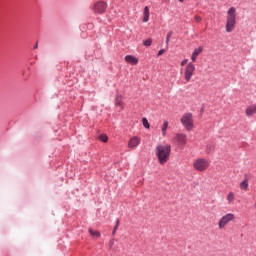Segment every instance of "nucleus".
Instances as JSON below:
<instances>
[{
  "mask_svg": "<svg viewBox=\"0 0 256 256\" xmlns=\"http://www.w3.org/2000/svg\"><path fill=\"white\" fill-rule=\"evenodd\" d=\"M163 53H165V49H161L158 52V57H161V55H163Z\"/></svg>",
  "mask_w": 256,
  "mask_h": 256,
  "instance_id": "obj_27",
  "label": "nucleus"
},
{
  "mask_svg": "<svg viewBox=\"0 0 256 256\" xmlns=\"http://www.w3.org/2000/svg\"><path fill=\"white\" fill-rule=\"evenodd\" d=\"M255 113H256V104H253L246 109L247 117H252V115H255Z\"/></svg>",
  "mask_w": 256,
  "mask_h": 256,
  "instance_id": "obj_13",
  "label": "nucleus"
},
{
  "mask_svg": "<svg viewBox=\"0 0 256 256\" xmlns=\"http://www.w3.org/2000/svg\"><path fill=\"white\" fill-rule=\"evenodd\" d=\"M202 52H203L202 46L194 49L192 56H191V61H193V63H195V61H197V57H199V55H201Z\"/></svg>",
  "mask_w": 256,
  "mask_h": 256,
  "instance_id": "obj_11",
  "label": "nucleus"
},
{
  "mask_svg": "<svg viewBox=\"0 0 256 256\" xmlns=\"http://www.w3.org/2000/svg\"><path fill=\"white\" fill-rule=\"evenodd\" d=\"M240 189H242V191H247V189H249V181L247 179H244L240 183Z\"/></svg>",
  "mask_w": 256,
  "mask_h": 256,
  "instance_id": "obj_15",
  "label": "nucleus"
},
{
  "mask_svg": "<svg viewBox=\"0 0 256 256\" xmlns=\"http://www.w3.org/2000/svg\"><path fill=\"white\" fill-rule=\"evenodd\" d=\"M171 155V145H158L156 147V156L158 157V161L160 165H165L169 161V157Z\"/></svg>",
  "mask_w": 256,
  "mask_h": 256,
  "instance_id": "obj_1",
  "label": "nucleus"
},
{
  "mask_svg": "<svg viewBox=\"0 0 256 256\" xmlns=\"http://www.w3.org/2000/svg\"><path fill=\"white\" fill-rule=\"evenodd\" d=\"M140 143H141V139H139V137L137 136H134L130 138L128 142V147L129 149H136V147H139Z\"/></svg>",
  "mask_w": 256,
  "mask_h": 256,
  "instance_id": "obj_9",
  "label": "nucleus"
},
{
  "mask_svg": "<svg viewBox=\"0 0 256 256\" xmlns=\"http://www.w3.org/2000/svg\"><path fill=\"white\" fill-rule=\"evenodd\" d=\"M100 141H102V143H107V141H109V137L107 136V134H102L99 136Z\"/></svg>",
  "mask_w": 256,
  "mask_h": 256,
  "instance_id": "obj_19",
  "label": "nucleus"
},
{
  "mask_svg": "<svg viewBox=\"0 0 256 256\" xmlns=\"http://www.w3.org/2000/svg\"><path fill=\"white\" fill-rule=\"evenodd\" d=\"M188 62H189V60L184 59V60L181 62V66H182V67H185V65H187Z\"/></svg>",
  "mask_w": 256,
  "mask_h": 256,
  "instance_id": "obj_26",
  "label": "nucleus"
},
{
  "mask_svg": "<svg viewBox=\"0 0 256 256\" xmlns=\"http://www.w3.org/2000/svg\"><path fill=\"white\" fill-rule=\"evenodd\" d=\"M202 20L203 18H201V16H195V21H197V23H201Z\"/></svg>",
  "mask_w": 256,
  "mask_h": 256,
  "instance_id": "obj_25",
  "label": "nucleus"
},
{
  "mask_svg": "<svg viewBox=\"0 0 256 256\" xmlns=\"http://www.w3.org/2000/svg\"><path fill=\"white\" fill-rule=\"evenodd\" d=\"M169 127V122L164 121L163 126H162V135L165 136L167 135V128Z\"/></svg>",
  "mask_w": 256,
  "mask_h": 256,
  "instance_id": "obj_16",
  "label": "nucleus"
},
{
  "mask_svg": "<svg viewBox=\"0 0 256 256\" xmlns=\"http://www.w3.org/2000/svg\"><path fill=\"white\" fill-rule=\"evenodd\" d=\"M180 3H183V1H185V0H178Z\"/></svg>",
  "mask_w": 256,
  "mask_h": 256,
  "instance_id": "obj_29",
  "label": "nucleus"
},
{
  "mask_svg": "<svg viewBox=\"0 0 256 256\" xmlns=\"http://www.w3.org/2000/svg\"><path fill=\"white\" fill-rule=\"evenodd\" d=\"M213 151H215V145L208 144L206 147V153L210 154V153H213Z\"/></svg>",
  "mask_w": 256,
  "mask_h": 256,
  "instance_id": "obj_17",
  "label": "nucleus"
},
{
  "mask_svg": "<svg viewBox=\"0 0 256 256\" xmlns=\"http://www.w3.org/2000/svg\"><path fill=\"white\" fill-rule=\"evenodd\" d=\"M254 209H256V201H255V203H254Z\"/></svg>",
  "mask_w": 256,
  "mask_h": 256,
  "instance_id": "obj_30",
  "label": "nucleus"
},
{
  "mask_svg": "<svg viewBox=\"0 0 256 256\" xmlns=\"http://www.w3.org/2000/svg\"><path fill=\"white\" fill-rule=\"evenodd\" d=\"M173 143L179 147V149H183L185 145H187V135L183 133H178L173 138Z\"/></svg>",
  "mask_w": 256,
  "mask_h": 256,
  "instance_id": "obj_6",
  "label": "nucleus"
},
{
  "mask_svg": "<svg viewBox=\"0 0 256 256\" xmlns=\"http://www.w3.org/2000/svg\"><path fill=\"white\" fill-rule=\"evenodd\" d=\"M181 123L184 125L187 131H191L193 129V114L186 113L181 118Z\"/></svg>",
  "mask_w": 256,
  "mask_h": 256,
  "instance_id": "obj_5",
  "label": "nucleus"
},
{
  "mask_svg": "<svg viewBox=\"0 0 256 256\" xmlns=\"http://www.w3.org/2000/svg\"><path fill=\"white\" fill-rule=\"evenodd\" d=\"M119 219H117L116 221V225L114 226V229H113V235H115V233H117V229H119Z\"/></svg>",
  "mask_w": 256,
  "mask_h": 256,
  "instance_id": "obj_24",
  "label": "nucleus"
},
{
  "mask_svg": "<svg viewBox=\"0 0 256 256\" xmlns=\"http://www.w3.org/2000/svg\"><path fill=\"white\" fill-rule=\"evenodd\" d=\"M227 201H228L229 203H233V202L235 201V194H233V192L228 193V195H227Z\"/></svg>",
  "mask_w": 256,
  "mask_h": 256,
  "instance_id": "obj_18",
  "label": "nucleus"
},
{
  "mask_svg": "<svg viewBox=\"0 0 256 256\" xmlns=\"http://www.w3.org/2000/svg\"><path fill=\"white\" fill-rule=\"evenodd\" d=\"M193 73H195V64L190 62L185 67V72H184V79L187 83L191 81V77H193Z\"/></svg>",
  "mask_w": 256,
  "mask_h": 256,
  "instance_id": "obj_7",
  "label": "nucleus"
},
{
  "mask_svg": "<svg viewBox=\"0 0 256 256\" xmlns=\"http://www.w3.org/2000/svg\"><path fill=\"white\" fill-rule=\"evenodd\" d=\"M149 21V6L144 7L143 12V23H147Z\"/></svg>",
  "mask_w": 256,
  "mask_h": 256,
  "instance_id": "obj_14",
  "label": "nucleus"
},
{
  "mask_svg": "<svg viewBox=\"0 0 256 256\" xmlns=\"http://www.w3.org/2000/svg\"><path fill=\"white\" fill-rule=\"evenodd\" d=\"M231 221H235V214L233 213H228L220 218L218 221V227L219 229H225Z\"/></svg>",
  "mask_w": 256,
  "mask_h": 256,
  "instance_id": "obj_3",
  "label": "nucleus"
},
{
  "mask_svg": "<svg viewBox=\"0 0 256 256\" xmlns=\"http://www.w3.org/2000/svg\"><path fill=\"white\" fill-rule=\"evenodd\" d=\"M115 105L120 107V109H125V103L123 102V95L117 93L115 96Z\"/></svg>",
  "mask_w": 256,
  "mask_h": 256,
  "instance_id": "obj_10",
  "label": "nucleus"
},
{
  "mask_svg": "<svg viewBox=\"0 0 256 256\" xmlns=\"http://www.w3.org/2000/svg\"><path fill=\"white\" fill-rule=\"evenodd\" d=\"M235 25H237V10L235 7H231L227 12L226 32L233 33Z\"/></svg>",
  "mask_w": 256,
  "mask_h": 256,
  "instance_id": "obj_2",
  "label": "nucleus"
},
{
  "mask_svg": "<svg viewBox=\"0 0 256 256\" xmlns=\"http://www.w3.org/2000/svg\"><path fill=\"white\" fill-rule=\"evenodd\" d=\"M94 13H98V15H103L105 11H107V2L99 1L93 6Z\"/></svg>",
  "mask_w": 256,
  "mask_h": 256,
  "instance_id": "obj_8",
  "label": "nucleus"
},
{
  "mask_svg": "<svg viewBox=\"0 0 256 256\" xmlns=\"http://www.w3.org/2000/svg\"><path fill=\"white\" fill-rule=\"evenodd\" d=\"M89 233L92 237H101V234L93 229H89Z\"/></svg>",
  "mask_w": 256,
  "mask_h": 256,
  "instance_id": "obj_22",
  "label": "nucleus"
},
{
  "mask_svg": "<svg viewBox=\"0 0 256 256\" xmlns=\"http://www.w3.org/2000/svg\"><path fill=\"white\" fill-rule=\"evenodd\" d=\"M142 123L145 129H149L150 125H149V120H147V118H142Z\"/></svg>",
  "mask_w": 256,
  "mask_h": 256,
  "instance_id": "obj_23",
  "label": "nucleus"
},
{
  "mask_svg": "<svg viewBox=\"0 0 256 256\" xmlns=\"http://www.w3.org/2000/svg\"><path fill=\"white\" fill-rule=\"evenodd\" d=\"M126 63H130V65H137L139 63V59L133 55H127L125 56Z\"/></svg>",
  "mask_w": 256,
  "mask_h": 256,
  "instance_id": "obj_12",
  "label": "nucleus"
},
{
  "mask_svg": "<svg viewBox=\"0 0 256 256\" xmlns=\"http://www.w3.org/2000/svg\"><path fill=\"white\" fill-rule=\"evenodd\" d=\"M152 43H153V40H151V38L146 39V40L143 41L144 47H151Z\"/></svg>",
  "mask_w": 256,
  "mask_h": 256,
  "instance_id": "obj_21",
  "label": "nucleus"
},
{
  "mask_svg": "<svg viewBox=\"0 0 256 256\" xmlns=\"http://www.w3.org/2000/svg\"><path fill=\"white\" fill-rule=\"evenodd\" d=\"M38 47H39V44L36 43V44L34 45V49H38Z\"/></svg>",
  "mask_w": 256,
  "mask_h": 256,
  "instance_id": "obj_28",
  "label": "nucleus"
},
{
  "mask_svg": "<svg viewBox=\"0 0 256 256\" xmlns=\"http://www.w3.org/2000/svg\"><path fill=\"white\" fill-rule=\"evenodd\" d=\"M193 167L196 169V171H205L209 167V160L198 158L194 161Z\"/></svg>",
  "mask_w": 256,
  "mask_h": 256,
  "instance_id": "obj_4",
  "label": "nucleus"
},
{
  "mask_svg": "<svg viewBox=\"0 0 256 256\" xmlns=\"http://www.w3.org/2000/svg\"><path fill=\"white\" fill-rule=\"evenodd\" d=\"M171 37H173V31H170L166 35V45L169 46V41L171 40Z\"/></svg>",
  "mask_w": 256,
  "mask_h": 256,
  "instance_id": "obj_20",
  "label": "nucleus"
}]
</instances>
